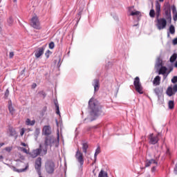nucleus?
I'll return each mask as SVG.
<instances>
[{"mask_svg": "<svg viewBox=\"0 0 177 177\" xmlns=\"http://www.w3.org/2000/svg\"><path fill=\"white\" fill-rule=\"evenodd\" d=\"M9 132H10V136H16V135H17L16 130L13 127L9 128Z\"/></svg>", "mask_w": 177, "mask_h": 177, "instance_id": "b1692460", "label": "nucleus"}, {"mask_svg": "<svg viewBox=\"0 0 177 177\" xmlns=\"http://www.w3.org/2000/svg\"><path fill=\"white\" fill-rule=\"evenodd\" d=\"M93 128L96 129V128H97V126H95V127H93Z\"/></svg>", "mask_w": 177, "mask_h": 177, "instance_id": "052dcab7", "label": "nucleus"}, {"mask_svg": "<svg viewBox=\"0 0 177 177\" xmlns=\"http://www.w3.org/2000/svg\"><path fill=\"white\" fill-rule=\"evenodd\" d=\"M13 2H17V0H12Z\"/></svg>", "mask_w": 177, "mask_h": 177, "instance_id": "bf43d9fd", "label": "nucleus"}, {"mask_svg": "<svg viewBox=\"0 0 177 177\" xmlns=\"http://www.w3.org/2000/svg\"><path fill=\"white\" fill-rule=\"evenodd\" d=\"M93 85L94 86L95 92H96L97 91H99V88L100 86V80H99V79L94 80V82Z\"/></svg>", "mask_w": 177, "mask_h": 177, "instance_id": "2eb2a0df", "label": "nucleus"}, {"mask_svg": "<svg viewBox=\"0 0 177 177\" xmlns=\"http://www.w3.org/2000/svg\"><path fill=\"white\" fill-rule=\"evenodd\" d=\"M55 104L56 107V114H57L58 115H60V109L59 108V104L55 102Z\"/></svg>", "mask_w": 177, "mask_h": 177, "instance_id": "72a5a7b5", "label": "nucleus"}, {"mask_svg": "<svg viewBox=\"0 0 177 177\" xmlns=\"http://www.w3.org/2000/svg\"><path fill=\"white\" fill-rule=\"evenodd\" d=\"M12 147H6L5 150L6 151H8V153H10L12 151Z\"/></svg>", "mask_w": 177, "mask_h": 177, "instance_id": "ea45409f", "label": "nucleus"}, {"mask_svg": "<svg viewBox=\"0 0 177 177\" xmlns=\"http://www.w3.org/2000/svg\"><path fill=\"white\" fill-rule=\"evenodd\" d=\"M174 67H176V68H177V61L174 64Z\"/></svg>", "mask_w": 177, "mask_h": 177, "instance_id": "5fc2aeb1", "label": "nucleus"}, {"mask_svg": "<svg viewBox=\"0 0 177 177\" xmlns=\"http://www.w3.org/2000/svg\"><path fill=\"white\" fill-rule=\"evenodd\" d=\"M39 95H41V96H43V97H46V93H45L44 91H39Z\"/></svg>", "mask_w": 177, "mask_h": 177, "instance_id": "79ce46f5", "label": "nucleus"}, {"mask_svg": "<svg viewBox=\"0 0 177 177\" xmlns=\"http://www.w3.org/2000/svg\"><path fill=\"white\" fill-rule=\"evenodd\" d=\"M130 16H140V11H133L131 12Z\"/></svg>", "mask_w": 177, "mask_h": 177, "instance_id": "c756f323", "label": "nucleus"}, {"mask_svg": "<svg viewBox=\"0 0 177 177\" xmlns=\"http://www.w3.org/2000/svg\"><path fill=\"white\" fill-rule=\"evenodd\" d=\"M21 146H24V147H26L27 146V144H26L24 142H21Z\"/></svg>", "mask_w": 177, "mask_h": 177, "instance_id": "3c124183", "label": "nucleus"}, {"mask_svg": "<svg viewBox=\"0 0 177 177\" xmlns=\"http://www.w3.org/2000/svg\"><path fill=\"white\" fill-rule=\"evenodd\" d=\"M42 133L45 136H50L52 134V128L49 125L44 126L43 127Z\"/></svg>", "mask_w": 177, "mask_h": 177, "instance_id": "ddd939ff", "label": "nucleus"}, {"mask_svg": "<svg viewBox=\"0 0 177 177\" xmlns=\"http://www.w3.org/2000/svg\"><path fill=\"white\" fill-rule=\"evenodd\" d=\"M154 93H156V95H157V96H161V95H162V88L160 87H156L154 89Z\"/></svg>", "mask_w": 177, "mask_h": 177, "instance_id": "6ab92c4d", "label": "nucleus"}, {"mask_svg": "<svg viewBox=\"0 0 177 177\" xmlns=\"http://www.w3.org/2000/svg\"><path fill=\"white\" fill-rule=\"evenodd\" d=\"M44 52H45V47H40L37 48V50L35 53V56L37 59H39V57L44 55Z\"/></svg>", "mask_w": 177, "mask_h": 177, "instance_id": "4468645a", "label": "nucleus"}, {"mask_svg": "<svg viewBox=\"0 0 177 177\" xmlns=\"http://www.w3.org/2000/svg\"><path fill=\"white\" fill-rule=\"evenodd\" d=\"M42 167V158H37L35 160V168L39 176H41V168Z\"/></svg>", "mask_w": 177, "mask_h": 177, "instance_id": "1a4fd4ad", "label": "nucleus"}, {"mask_svg": "<svg viewBox=\"0 0 177 177\" xmlns=\"http://www.w3.org/2000/svg\"><path fill=\"white\" fill-rule=\"evenodd\" d=\"M56 169V165L53 160H47L45 163V171L49 175H52L55 173Z\"/></svg>", "mask_w": 177, "mask_h": 177, "instance_id": "20e7f679", "label": "nucleus"}, {"mask_svg": "<svg viewBox=\"0 0 177 177\" xmlns=\"http://www.w3.org/2000/svg\"><path fill=\"white\" fill-rule=\"evenodd\" d=\"M24 129H21V132H20V135H21V136H23V135H24Z\"/></svg>", "mask_w": 177, "mask_h": 177, "instance_id": "49530a36", "label": "nucleus"}, {"mask_svg": "<svg viewBox=\"0 0 177 177\" xmlns=\"http://www.w3.org/2000/svg\"><path fill=\"white\" fill-rule=\"evenodd\" d=\"M177 92V84H174L172 87V86H170L167 89V95L168 96H173V95H175Z\"/></svg>", "mask_w": 177, "mask_h": 177, "instance_id": "9b49d317", "label": "nucleus"}, {"mask_svg": "<svg viewBox=\"0 0 177 177\" xmlns=\"http://www.w3.org/2000/svg\"><path fill=\"white\" fill-rule=\"evenodd\" d=\"M8 24H13V18L12 17H10L8 19Z\"/></svg>", "mask_w": 177, "mask_h": 177, "instance_id": "4c0bfd02", "label": "nucleus"}, {"mask_svg": "<svg viewBox=\"0 0 177 177\" xmlns=\"http://www.w3.org/2000/svg\"><path fill=\"white\" fill-rule=\"evenodd\" d=\"M151 164H155L156 167H157V165H158V162L156 160H147L145 162V167H150V165H151Z\"/></svg>", "mask_w": 177, "mask_h": 177, "instance_id": "f3484780", "label": "nucleus"}, {"mask_svg": "<svg viewBox=\"0 0 177 177\" xmlns=\"http://www.w3.org/2000/svg\"><path fill=\"white\" fill-rule=\"evenodd\" d=\"M13 56H15V53L14 52H10V54H9L10 59H13Z\"/></svg>", "mask_w": 177, "mask_h": 177, "instance_id": "37998d69", "label": "nucleus"}, {"mask_svg": "<svg viewBox=\"0 0 177 177\" xmlns=\"http://www.w3.org/2000/svg\"><path fill=\"white\" fill-rule=\"evenodd\" d=\"M39 133H40L39 129L37 128V129H35V133H36V135H39Z\"/></svg>", "mask_w": 177, "mask_h": 177, "instance_id": "a18cd8bd", "label": "nucleus"}, {"mask_svg": "<svg viewBox=\"0 0 177 177\" xmlns=\"http://www.w3.org/2000/svg\"><path fill=\"white\" fill-rule=\"evenodd\" d=\"M0 32H2V28L0 26Z\"/></svg>", "mask_w": 177, "mask_h": 177, "instance_id": "4d7b16f0", "label": "nucleus"}, {"mask_svg": "<svg viewBox=\"0 0 177 177\" xmlns=\"http://www.w3.org/2000/svg\"><path fill=\"white\" fill-rule=\"evenodd\" d=\"M48 153V149L46 148L45 149H43V154L45 155Z\"/></svg>", "mask_w": 177, "mask_h": 177, "instance_id": "09e8293b", "label": "nucleus"}, {"mask_svg": "<svg viewBox=\"0 0 177 177\" xmlns=\"http://www.w3.org/2000/svg\"><path fill=\"white\" fill-rule=\"evenodd\" d=\"M159 2H164V0H159Z\"/></svg>", "mask_w": 177, "mask_h": 177, "instance_id": "13d9d810", "label": "nucleus"}, {"mask_svg": "<svg viewBox=\"0 0 177 177\" xmlns=\"http://www.w3.org/2000/svg\"><path fill=\"white\" fill-rule=\"evenodd\" d=\"M48 48H50V49H53L55 48V42L51 41L49 44H48Z\"/></svg>", "mask_w": 177, "mask_h": 177, "instance_id": "c9c22d12", "label": "nucleus"}, {"mask_svg": "<svg viewBox=\"0 0 177 177\" xmlns=\"http://www.w3.org/2000/svg\"><path fill=\"white\" fill-rule=\"evenodd\" d=\"M20 149H21V151H23L24 153H26V154L28 153V151H27V149L26 148L21 147Z\"/></svg>", "mask_w": 177, "mask_h": 177, "instance_id": "a19ab883", "label": "nucleus"}, {"mask_svg": "<svg viewBox=\"0 0 177 177\" xmlns=\"http://www.w3.org/2000/svg\"><path fill=\"white\" fill-rule=\"evenodd\" d=\"M60 142L59 133H57V138H55L53 136H47L45 138L44 140V145L46 147H48V146H50V147H52L54 146V147H59V144Z\"/></svg>", "mask_w": 177, "mask_h": 177, "instance_id": "f03ea898", "label": "nucleus"}, {"mask_svg": "<svg viewBox=\"0 0 177 177\" xmlns=\"http://www.w3.org/2000/svg\"><path fill=\"white\" fill-rule=\"evenodd\" d=\"M161 81V77L160 76H156L153 80L154 85H160Z\"/></svg>", "mask_w": 177, "mask_h": 177, "instance_id": "5701e85b", "label": "nucleus"}, {"mask_svg": "<svg viewBox=\"0 0 177 177\" xmlns=\"http://www.w3.org/2000/svg\"><path fill=\"white\" fill-rule=\"evenodd\" d=\"M177 59V54L176 53H174L171 57H170V62L171 63H174V62H175V60H176Z\"/></svg>", "mask_w": 177, "mask_h": 177, "instance_id": "a878e982", "label": "nucleus"}, {"mask_svg": "<svg viewBox=\"0 0 177 177\" xmlns=\"http://www.w3.org/2000/svg\"><path fill=\"white\" fill-rule=\"evenodd\" d=\"M8 96H9V89L7 88L5 92V98L8 99Z\"/></svg>", "mask_w": 177, "mask_h": 177, "instance_id": "58836bf2", "label": "nucleus"}, {"mask_svg": "<svg viewBox=\"0 0 177 177\" xmlns=\"http://www.w3.org/2000/svg\"><path fill=\"white\" fill-rule=\"evenodd\" d=\"M4 145H5V143H3V142L0 143V147H2V146H3Z\"/></svg>", "mask_w": 177, "mask_h": 177, "instance_id": "864d4df0", "label": "nucleus"}, {"mask_svg": "<svg viewBox=\"0 0 177 177\" xmlns=\"http://www.w3.org/2000/svg\"><path fill=\"white\" fill-rule=\"evenodd\" d=\"M40 148L32 150L31 152L29 153V156L32 158H36V157H38V156H39V154H41L42 149H41V146H39Z\"/></svg>", "mask_w": 177, "mask_h": 177, "instance_id": "f8f14e48", "label": "nucleus"}, {"mask_svg": "<svg viewBox=\"0 0 177 177\" xmlns=\"http://www.w3.org/2000/svg\"><path fill=\"white\" fill-rule=\"evenodd\" d=\"M167 67L165 66H161L160 68L159 69V72H158V74L159 75H165L167 73Z\"/></svg>", "mask_w": 177, "mask_h": 177, "instance_id": "aec40b11", "label": "nucleus"}, {"mask_svg": "<svg viewBox=\"0 0 177 177\" xmlns=\"http://www.w3.org/2000/svg\"><path fill=\"white\" fill-rule=\"evenodd\" d=\"M172 70H174V68L170 67L169 71H168L167 74H169V73H171V71H172Z\"/></svg>", "mask_w": 177, "mask_h": 177, "instance_id": "8fccbe9b", "label": "nucleus"}, {"mask_svg": "<svg viewBox=\"0 0 177 177\" xmlns=\"http://www.w3.org/2000/svg\"><path fill=\"white\" fill-rule=\"evenodd\" d=\"M134 88L140 95H143V86H142V83H140V79L139 77H136L133 82Z\"/></svg>", "mask_w": 177, "mask_h": 177, "instance_id": "39448f33", "label": "nucleus"}, {"mask_svg": "<svg viewBox=\"0 0 177 177\" xmlns=\"http://www.w3.org/2000/svg\"><path fill=\"white\" fill-rule=\"evenodd\" d=\"M88 147H89V145H88V143L84 142L82 144V150L84 154H86V153H88L87 150Z\"/></svg>", "mask_w": 177, "mask_h": 177, "instance_id": "412c9836", "label": "nucleus"}, {"mask_svg": "<svg viewBox=\"0 0 177 177\" xmlns=\"http://www.w3.org/2000/svg\"><path fill=\"white\" fill-rule=\"evenodd\" d=\"M173 45H177V37L173 39Z\"/></svg>", "mask_w": 177, "mask_h": 177, "instance_id": "c03bdc74", "label": "nucleus"}, {"mask_svg": "<svg viewBox=\"0 0 177 177\" xmlns=\"http://www.w3.org/2000/svg\"><path fill=\"white\" fill-rule=\"evenodd\" d=\"M26 125H35V120H30V119H27L26 121Z\"/></svg>", "mask_w": 177, "mask_h": 177, "instance_id": "cd10ccee", "label": "nucleus"}, {"mask_svg": "<svg viewBox=\"0 0 177 177\" xmlns=\"http://www.w3.org/2000/svg\"><path fill=\"white\" fill-rule=\"evenodd\" d=\"M169 32L170 34H175V26L174 25L169 26Z\"/></svg>", "mask_w": 177, "mask_h": 177, "instance_id": "2f4dec72", "label": "nucleus"}, {"mask_svg": "<svg viewBox=\"0 0 177 177\" xmlns=\"http://www.w3.org/2000/svg\"><path fill=\"white\" fill-rule=\"evenodd\" d=\"M11 168L12 171H14V172H18V173L24 172L25 171H27V169H28V164L26 165L24 169H17L15 166H12Z\"/></svg>", "mask_w": 177, "mask_h": 177, "instance_id": "dca6fc26", "label": "nucleus"}, {"mask_svg": "<svg viewBox=\"0 0 177 177\" xmlns=\"http://www.w3.org/2000/svg\"><path fill=\"white\" fill-rule=\"evenodd\" d=\"M75 158L80 162V165H84V154L77 149L75 153Z\"/></svg>", "mask_w": 177, "mask_h": 177, "instance_id": "9d476101", "label": "nucleus"}, {"mask_svg": "<svg viewBox=\"0 0 177 177\" xmlns=\"http://www.w3.org/2000/svg\"><path fill=\"white\" fill-rule=\"evenodd\" d=\"M32 88H37V84H33Z\"/></svg>", "mask_w": 177, "mask_h": 177, "instance_id": "603ef678", "label": "nucleus"}, {"mask_svg": "<svg viewBox=\"0 0 177 177\" xmlns=\"http://www.w3.org/2000/svg\"><path fill=\"white\" fill-rule=\"evenodd\" d=\"M161 15V4L158 1L156 2V27L158 30H164L167 27V19L165 18H159Z\"/></svg>", "mask_w": 177, "mask_h": 177, "instance_id": "f257e3e1", "label": "nucleus"}, {"mask_svg": "<svg viewBox=\"0 0 177 177\" xmlns=\"http://www.w3.org/2000/svg\"><path fill=\"white\" fill-rule=\"evenodd\" d=\"M168 37H169V34H168Z\"/></svg>", "mask_w": 177, "mask_h": 177, "instance_id": "680f3d73", "label": "nucleus"}, {"mask_svg": "<svg viewBox=\"0 0 177 177\" xmlns=\"http://www.w3.org/2000/svg\"><path fill=\"white\" fill-rule=\"evenodd\" d=\"M160 136V133L155 135L153 133H150L148 136V140L149 145H157L158 143V140H160V138H158Z\"/></svg>", "mask_w": 177, "mask_h": 177, "instance_id": "0eeeda50", "label": "nucleus"}, {"mask_svg": "<svg viewBox=\"0 0 177 177\" xmlns=\"http://www.w3.org/2000/svg\"><path fill=\"white\" fill-rule=\"evenodd\" d=\"M149 16L150 17L154 18L156 17V11H154L153 9H151L149 12Z\"/></svg>", "mask_w": 177, "mask_h": 177, "instance_id": "7c9ffc66", "label": "nucleus"}, {"mask_svg": "<svg viewBox=\"0 0 177 177\" xmlns=\"http://www.w3.org/2000/svg\"><path fill=\"white\" fill-rule=\"evenodd\" d=\"M156 166H153V167L151 168V172H156Z\"/></svg>", "mask_w": 177, "mask_h": 177, "instance_id": "de8ad7c7", "label": "nucleus"}, {"mask_svg": "<svg viewBox=\"0 0 177 177\" xmlns=\"http://www.w3.org/2000/svg\"><path fill=\"white\" fill-rule=\"evenodd\" d=\"M172 12H173V19L174 21H177V11H176V7L174 6L172 7Z\"/></svg>", "mask_w": 177, "mask_h": 177, "instance_id": "a211bd4d", "label": "nucleus"}, {"mask_svg": "<svg viewBox=\"0 0 177 177\" xmlns=\"http://www.w3.org/2000/svg\"><path fill=\"white\" fill-rule=\"evenodd\" d=\"M171 82H172V84H176V82H177V76L173 77V78L171 79Z\"/></svg>", "mask_w": 177, "mask_h": 177, "instance_id": "e433bc0d", "label": "nucleus"}, {"mask_svg": "<svg viewBox=\"0 0 177 177\" xmlns=\"http://www.w3.org/2000/svg\"><path fill=\"white\" fill-rule=\"evenodd\" d=\"M30 26H32V27L36 30H41V28H42V27H41L39 19H38V17L37 16H35L31 19Z\"/></svg>", "mask_w": 177, "mask_h": 177, "instance_id": "6e6552de", "label": "nucleus"}, {"mask_svg": "<svg viewBox=\"0 0 177 177\" xmlns=\"http://www.w3.org/2000/svg\"><path fill=\"white\" fill-rule=\"evenodd\" d=\"M98 154H100V147H98L96 150H95V155H94V157H95V159L96 160V158L97 157V155Z\"/></svg>", "mask_w": 177, "mask_h": 177, "instance_id": "473e14b6", "label": "nucleus"}, {"mask_svg": "<svg viewBox=\"0 0 177 177\" xmlns=\"http://www.w3.org/2000/svg\"><path fill=\"white\" fill-rule=\"evenodd\" d=\"M88 107L91 109V115L96 117L99 113V103L93 98H91L88 101Z\"/></svg>", "mask_w": 177, "mask_h": 177, "instance_id": "7ed1b4c3", "label": "nucleus"}, {"mask_svg": "<svg viewBox=\"0 0 177 177\" xmlns=\"http://www.w3.org/2000/svg\"><path fill=\"white\" fill-rule=\"evenodd\" d=\"M168 106H169V109L170 110L174 109V108L175 107V104H174V101H172V100L169 101Z\"/></svg>", "mask_w": 177, "mask_h": 177, "instance_id": "bb28decb", "label": "nucleus"}, {"mask_svg": "<svg viewBox=\"0 0 177 177\" xmlns=\"http://www.w3.org/2000/svg\"><path fill=\"white\" fill-rule=\"evenodd\" d=\"M156 68H160V67H162V60L158 58L156 61V64L155 65Z\"/></svg>", "mask_w": 177, "mask_h": 177, "instance_id": "4be33fe9", "label": "nucleus"}, {"mask_svg": "<svg viewBox=\"0 0 177 177\" xmlns=\"http://www.w3.org/2000/svg\"><path fill=\"white\" fill-rule=\"evenodd\" d=\"M8 110H9L10 114H13L15 109H13V106H12V102H9Z\"/></svg>", "mask_w": 177, "mask_h": 177, "instance_id": "c85d7f7f", "label": "nucleus"}, {"mask_svg": "<svg viewBox=\"0 0 177 177\" xmlns=\"http://www.w3.org/2000/svg\"><path fill=\"white\" fill-rule=\"evenodd\" d=\"M50 55H52V51H50V50H47L45 53V56L46 59H49V56H50Z\"/></svg>", "mask_w": 177, "mask_h": 177, "instance_id": "f704fd0d", "label": "nucleus"}, {"mask_svg": "<svg viewBox=\"0 0 177 177\" xmlns=\"http://www.w3.org/2000/svg\"><path fill=\"white\" fill-rule=\"evenodd\" d=\"M98 177H109L107 172L104 170H101L98 174Z\"/></svg>", "mask_w": 177, "mask_h": 177, "instance_id": "393cba45", "label": "nucleus"}, {"mask_svg": "<svg viewBox=\"0 0 177 177\" xmlns=\"http://www.w3.org/2000/svg\"><path fill=\"white\" fill-rule=\"evenodd\" d=\"M164 10L166 20H167V21H171V20H172V17H171V5L169 3H165Z\"/></svg>", "mask_w": 177, "mask_h": 177, "instance_id": "423d86ee", "label": "nucleus"}, {"mask_svg": "<svg viewBox=\"0 0 177 177\" xmlns=\"http://www.w3.org/2000/svg\"><path fill=\"white\" fill-rule=\"evenodd\" d=\"M3 156L2 155L0 156V160H3Z\"/></svg>", "mask_w": 177, "mask_h": 177, "instance_id": "6e6d98bb", "label": "nucleus"}]
</instances>
